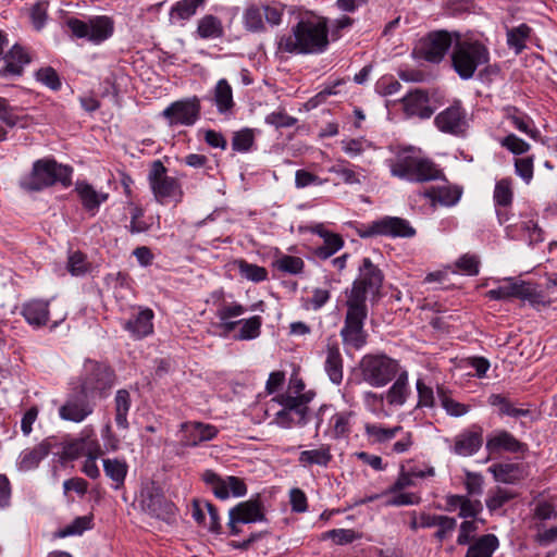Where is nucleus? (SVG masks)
I'll return each instance as SVG.
<instances>
[{
  "label": "nucleus",
  "instance_id": "f257e3e1",
  "mask_svg": "<svg viewBox=\"0 0 557 557\" xmlns=\"http://www.w3.org/2000/svg\"><path fill=\"white\" fill-rule=\"evenodd\" d=\"M278 50L294 54L323 52L329 46L326 20L317 15L302 16L292 33L278 39Z\"/></svg>",
  "mask_w": 557,
  "mask_h": 557
},
{
  "label": "nucleus",
  "instance_id": "f03ea898",
  "mask_svg": "<svg viewBox=\"0 0 557 557\" xmlns=\"http://www.w3.org/2000/svg\"><path fill=\"white\" fill-rule=\"evenodd\" d=\"M314 396L313 391H305V384L299 377H290L287 391L273 398L282 406L275 413L274 423L284 429L306 424L310 417L308 405Z\"/></svg>",
  "mask_w": 557,
  "mask_h": 557
},
{
  "label": "nucleus",
  "instance_id": "7ed1b4c3",
  "mask_svg": "<svg viewBox=\"0 0 557 557\" xmlns=\"http://www.w3.org/2000/svg\"><path fill=\"white\" fill-rule=\"evenodd\" d=\"M386 164L392 176L408 182L423 183L441 177L437 166L413 147L397 149L394 157L386 160Z\"/></svg>",
  "mask_w": 557,
  "mask_h": 557
},
{
  "label": "nucleus",
  "instance_id": "20e7f679",
  "mask_svg": "<svg viewBox=\"0 0 557 557\" xmlns=\"http://www.w3.org/2000/svg\"><path fill=\"white\" fill-rule=\"evenodd\" d=\"M451 66L461 79H470L475 71L490 62L488 48L481 41L455 33L450 53Z\"/></svg>",
  "mask_w": 557,
  "mask_h": 557
},
{
  "label": "nucleus",
  "instance_id": "39448f33",
  "mask_svg": "<svg viewBox=\"0 0 557 557\" xmlns=\"http://www.w3.org/2000/svg\"><path fill=\"white\" fill-rule=\"evenodd\" d=\"M72 172L70 166L59 164L53 159H40L34 163L32 173L21 181V186L27 190H41L57 182L69 186Z\"/></svg>",
  "mask_w": 557,
  "mask_h": 557
},
{
  "label": "nucleus",
  "instance_id": "423d86ee",
  "mask_svg": "<svg viewBox=\"0 0 557 557\" xmlns=\"http://www.w3.org/2000/svg\"><path fill=\"white\" fill-rule=\"evenodd\" d=\"M360 371L364 382L373 387L387 385L403 371L397 360L386 355H366L360 361Z\"/></svg>",
  "mask_w": 557,
  "mask_h": 557
},
{
  "label": "nucleus",
  "instance_id": "0eeeda50",
  "mask_svg": "<svg viewBox=\"0 0 557 557\" xmlns=\"http://www.w3.org/2000/svg\"><path fill=\"white\" fill-rule=\"evenodd\" d=\"M346 305L347 312L341 336L346 347L358 350L366 345L368 337L363 329L368 315L367 305H360L356 300H347Z\"/></svg>",
  "mask_w": 557,
  "mask_h": 557
},
{
  "label": "nucleus",
  "instance_id": "6e6552de",
  "mask_svg": "<svg viewBox=\"0 0 557 557\" xmlns=\"http://www.w3.org/2000/svg\"><path fill=\"white\" fill-rule=\"evenodd\" d=\"M486 297L492 300H507L510 298H519L528 300L532 305L544 304V297L535 286L531 283L516 280V278H504L502 285L497 288L490 289L486 293Z\"/></svg>",
  "mask_w": 557,
  "mask_h": 557
},
{
  "label": "nucleus",
  "instance_id": "1a4fd4ad",
  "mask_svg": "<svg viewBox=\"0 0 557 557\" xmlns=\"http://www.w3.org/2000/svg\"><path fill=\"white\" fill-rule=\"evenodd\" d=\"M359 272V277L354 282L347 300H356L360 305H366L369 294L374 295L379 293L383 275L369 258L362 260Z\"/></svg>",
  "mask_w": 557,
  "mask_h": 557
},
{
  "label": "nucleus",
  "instance_id": "9d476101",
  "mask_svg": "<svg viewBox=\"0 0 557 557\" xmlns=\"http://www.w3.org/2000/svg\"><path fill=\"white\" fill-rule=\"evenodd\" d=\"M148 181L157 201L160 203H164L170 198L180 200L183 195L177 180L166 174V168L159 160L152 163Z\"/></svg>",
  "mask_w": 557,
  "mask_h": 557
},
{
  "label": "nucleus",
  "instance_id": "9b49d317",
  "mask_svg": "<svg viewBox=\"0 0 557 557\" xmlns=\"http://www.w3.org/2000/svg\"><path fill=\"white\" fill-rule=\"evenodd\" d=\"M455 34L446 30L432 32L421 38L414 48V53L429 62L438 63L443 60L449 47L453 48Z\"/></svg>",
  "mask_w": 557,
  "mask_h": 557
},
{
  "label": "nucleus",
  "instance_id": "f8f14e48",
  "mask_svg": "<svg viewBox=\"0 0 557 557\" xmlns=\"http://www.w3.org/2000/svg\"><path fill=\"white\" fill-rule=\"evenodd\" d=\"M170 126H191L200 116V100L197 97L172 102L162 111Z\"/></svg>",
  "mask_w": 557,
  "mask_h": 557
},
{
  "label": "nucleus",
  "instance_id": "ddd939ff",
  "mask_svg": "<svg viewBox=\"0 0 557 557\" xmlns=\"http://www.w3.org/2000/svg\"><path fill=\"white\" fill-rule=\"evenodd\" d=\"M102 448L92 428L86 426L78 437L69 440L63 444L62 457L75 460L90 455H102Z\"/></svg>",
  "mask_w": 557,
  "mask_h": 557
},
{
  "label": "nucleus",
  "instance_id": "4468645a",
  "mask_svg": "<svg viewBox=\"0 0 557 557\" xmlns=\"http://www.w3.org/2000/svg\"><path fill=\"white\" fill-rule=\"evenodd\" d=\"M67 26L76 37L86 38L95 44L108 39L113 30L111 21L106 16L92 18L88 23L77 18H70Z\"/></svg>",
  "mask_w": 557,
  "mask_h": 557
},
{
  "label": "nucleus",
  "instance_id": "2eb2a0df",
  "mask_svg": "<svg viewBox=\"0 0 557 557\" xmlns=\"http://www.w3.org/2000/svg\"><path fill=\"white\" fill-rule=\"evenodd\" d=\"M202 480L220 499H227L231 496L242 497L247 493L245 482L237 476L222 478L212 470H206L202 473Z\"/></svg>",
  "mask_w": 557,
  "mask_h": 557
},
{
  "label": "nucleus",
  "instance_id": "dca6fc26",
  "mask_svg": "<svg viewBox=\"0 0 557 557\" xmlns=\"http://www.w3.org/2000/svg\"><path fill=\"white\" fill-rule=\"evenodd\" d=\"M371 235L413 237L416 235V230L406 219L398 216H384L369 225L364 236Z\"/></svg>",
  "mask_w": 557,
  "mask_h": 557
},
{
  "label": "nucleus",
  "instance_id": "f3484780",
  "mask_svg": "<svg viewBox=\"0 0 557 557\" xmlns=\"http://www.w3.org/2000/svg\"><path fill=\"white\" fill-rule=\"evenodd\" d=\"M140 506L144 511L159 519H168L174 511V506L158 488L145 487L140 493Z\"/></svg>",
  "mask_w": 557,
  "mask_h": 557
},
{
  "label": "nucleus",
  "instance_id": "a211bd4d",
  "mask_svg": "<svg viewBox=\"0 0 557 557\" xmlns=\"http://www.w3.org/2000/svg\"><path fill=\"white\" fill-rule=\"evenodd\" d=\"M437 128L443 133L453 135L462 134L467 128L466 111L459 102L446 108L435 117Z\"/></svg>",
  "mask_w": 557,
  "mask_h": 557
},
{
  "label": "nucleus",
  "instance_id": "6ab92c4d",
  "mask_svg": "<svg viewBox=\"0 0 557 557\" xmlns=\"http://www.w3.org/2000/svg\"><path fill=\"white\" fill-rule=\"evenodd\" d=\"M181 443L184 446L194 447L203 442L211 441L218 434L214 425L201 422H185L181 424Z\"/></svg>",
  "mask_w": 557,
  "mask_h": 557
},
{
  "label": "nucleus",
  "instance_id": "aec40b11",
  "mask_svg": "<svg viewBox=\"0 0 557 557\" xmlns=\"http://www.w3.org/2000/svg\"><path fill=\"white\" fill-rule=\"evenodd\" d=\"M231 521L255 523L264 520L263 507L259 499H249L237 504L230 510Z\"/></svg>",
  "mask_w": 557,
  "mask_h": 557
},
{
  "label": "nucleus",
  "instance_id": "412c9836",
  "mask_svg": "<svg viewBox=\"0 0 557 557\" xmlns=\"http://www.w3.org/2000/svg\"><path fill=\"white\" fill-rule=\"evenodd\" d=\"M153 311L149 308L139 310L134 317L128 319L123 327L135 339L144 338L153 332Z\"/></svg>",
  "mask_w": 557,
  "mask_h": 557
},
{
  "label": "nucleus",
  "instance_id": "4be33fe9",
  "mask_svg": "<svg viewBox=\"0 0 557 557\" xmlns=\"http://www.w3.org/2000/svg\"><path fill=\"white\" fill-rule=\"evenodd\" d=\"M462 190L458 186L443 185L431 187L426 189L422 195L424 198L430 200L433 208L437 206L453 207L461 197Z\"/></svg>",
  "mask_w": 557,
  "mask_h": 557
},
{
  "label": "nucleus",
  "instance_id": "5701e85b",
  "mask_svg": "<svg viewBox=\"0 0 557 557\" xmlns=\"http://www.w3.org/2000/svg\"><path fill=\"white\" fill-rule=\"evenodd\" d=\"M94 411L92 406L83 398H69L60 408L62 420L79 423Z\"/></svg>",
  "mask_w": 557,
  "mask_h": 557
},
{
  "label": "nucleus",
  "instance_id": "b1692460",
  "mask_svg": "<svg viewBox=\"0 0 557 557\" xmlns=\"http://www.w3.org/2000/svg\"><path fill=\"white\" fill-rule=\"evenodd\" d=\"M75 191L85 210L95 215L101 203L108 199V194L96 190L94 186L86 182H77L75 185Z\"/></svg>",
  "mask_w": 557,
  "mask_h": 557
},
{
  "label": "nucleus",
  "instance_id": "393cba45",
  "mask_svg": "<svg viewBox=\"0 0 557 557\" xmlns=\"http://www.w3.org/2000/svg\"><path fill=\"white\" fill-rule=\"evenodd\" d=\"M403 101L405 112L409 116L428 119L432 115V110L429 106V97L424 91H412L408 94Z\"/></svg>",
  "mask_w": 557,
  "mask_h": 557
},
{
  "label": "nucleus",
  "instance_id": "a878e982",
  "mask_svg": "<svg viewBox=\"0 0 557 557\" xmlns=\"http://www.w3.org/2000/svg\"><path fill=\"white\" fill-rule=\"evenodd\" d=\"M50 449L51 445L48 441H44L33 448L24 449L17 460L18 469L21 471L35 469L48 456Z\"/></svg>",
  "mask_w": 557,
  "mask_h": 557
},
{
  "label": "nucleus",
  "instance_id": "bb28decb",
  "mask_svg": "<svg viewBox=\"0 0 557 557\" xmlns=\"http://www.w3.org/2000/svg\"><path fill=\"white\" fill-rule=\"evenodd\" d=\"M49 302L45 300L34 299L24 304L22 314L30 325L35 327L42 326L49 318Z\"/></svg>",
  "mask_w": 557,
  "mask_h": 557
},
{
  "label": "nucleus",
  "instance_id": "cd10ccee",
  "mask_svg": "<svg viewBox=\"0 0 557 557\" xmlns=\"http://www.w3.org/2000/svg\"><path fill=\"white\" fill-rule=\"evenodd\" d=\"M449 510H458L461 518H475L482 511V503L478 499H470L467 496L451 495L447 498Z\"/></svg>",
  "mask_w": 557,
  "mask_h": 557
},
{
  "label": "nucleus",
  "instance_id": "c85d7f7f",
  "mask_svg": "<svg viewBox=\"0 0 557 557\" xmlns=\"http://www.w3.org/2000/svg\"><path fill=\"white\" fill-rule=\"evenodd\" d=\"M497 482L505 484H515L524 479V471L517 463L500 462L488 468Z\"/></svg>",
  "mask_w": 557,
  "mask_h": 557
},
{
  "label": "nucleus",
  "instance_id": "c756f323",
  "mask_svg": "<svg viewBox=\"0 0 557 557\" xmlns=\"http://www.w3.org/2000/svg\"><path fill=\"white\" fill-rule=\"evenodd\" d=\"M505 119L519 132L524 133L532 139L540 137L539 129L535 128L533 121L523 112L515 107L505 109Z\"/></svg>",
  "mask_w": 557,
  "mask_h": 557
},
{
  "label": "nucleus",
  "instance_id": "7c9ffc66",
  "mask_svg": "<svg viewBox=\"0 0 557 557\" xmlns=\"http://www.w3.org/2000/svg\"><path fill=\"white\" fill-rule=\"evenodd\" d=\"M87 370L90 371V376L87 382L89 388L103 391L113 384V373L106 364L89 362Z\"/></svg>",
  "mask_w": 557,
  "mask_h": 557
},
{
  "label": "nucleus",
  "instance_id": "2f4dec72",
  "mask_svg": "<svg viewBox=\"0 0 557 557\" xmlns=\"http://www.w3.org/2000/svg\"><path fill=\"white\" fill-rule=\"evenodd\" d=\"M401 430L403 428L400 425L387 428L380 423L368 422L364 424L367 441L373 445H382L391 442Z\"/></svg>",
  "mask_w": 557,
  "mask_h": 557
},
{
  "label": "nucleus",
  "instance_id": "473e14b6",
  "mask_svg": "<svg viewBox=\"0 0 557 557\" xmlns=\"http://www.w3.org/2000/svg\"><path fill=\"white\" fill-rule=\"evenodd\" d=\"M482 434L479 432H463L455 437L454 451L460 456H472L482 446Z\"/></svg>",
  "mask_w": 557,
  "mask_h": 557
},
{
  "label": "nucleus",
  "instance_id": "72a5a7b5",
  "mask_svg": "<svg viewBox=\"0 0 557 557\" xmlns=\"http://www.w3.org/2000/svg\"><path fill=\"white\" fill-rule=\"evenodd\" d=\"M410 393L408 387V372L403 370L396 375V381L385 394L386 400L391 406H403Z\"/></svg>",
  "mask_w": 557,
  "mask_h": 557
},
{
  "label": "nucleus",
  "instance_id": "f704fd0d",
  "mask_svg": "<svg viewBox=\"0 0 557 557\" xmlns=\"http://www.w3.org/2000/svg\"><path fill=\"white\" fill-rule=\"evenodd\" d=\"M28 54L18 46H14L5 57V66L0 70V75L3 77L10 75H20L23 66L29 63Z\"/></svg>",
  "mask_w": 557,
  "mask_h": 557
},
{
  "label": "nucleus",
  "instance_id": "c9c22d12",
  "mask_svg": "<svg viewBox=\"0 0 557 557\" xmlns=\"http://www.w3.org/2000/svg\"><path fill=\"white\" fill-rule=\"evenodd\" d=\"M196 33L201 39L214 40L224 36V27L219 17L207 14L198 21Z\"/></svg>",
  "mask_w": 557,
  "mask_h": 557
},
{
  "label": "nucleus",
  "instance_id": "e433bc0d",
  "mask_svg": "<svg viewBox=\"0 0 557 557\" xmlns=\"http://www.w3.org/2000/svg\"><path fill=\"white\" fill-rule=\"evenodd\" d=\"M523 445L508 432H498L491 436L486 442V449L490 453L506 450L517 453L522 449Z\"/></svg>",
  "mask_w": 557,
  "mask_h": 557
},
{
  "label": "nucleus",
  "instance_id": "4c0bfd02",
  "mask_svg": "<svg viewBox=\"0 0 557 557\" xmlns=\"http://www.w3.org/2000/svg\"><path fill=\"white\" fill-rule=\"evenodd\" d=\"M327 172L337 175L346 185H360L364 178L356 171V166L344 159H338L327 169Z\"/></svg>",
  "mask_w": 557,
  "mask_h": 557
},
{
  "label": "nucleus",
  "instance_id": "58836bf2",
  "mask_svg": "<svg viewBox=\"0 0 557 557\" xmlns=\"http://www.w3.org/2000/svg\"><path fill=\"white\" fill-rule=\"evenodd\" d=\"M324 369L334 384L343 380V359L339 348L336 345L327 346Z\"/></svg>",
  "mask_w": 557,
  "mask_h": 557
},
{
  "label": "nucleus",
  "instance_id": "ea45409f",
  "mask_svg": "<svg viewBox=\"0 0 557 557\" xmlns=\"http://www.w3.org/2000/svg\"><path fill=\"white\" fill-rule=\"evenodd\" d=\"M213 101L220 113L230 112L235 102L233 99V89L225 78L218 81L213 90Z\"/></svg>",
  "mask_w": 557,
  "mask_h": 557
},
{
  "label": "nucleus",
  "instance_id": "a19ab883",
  "mask_svg": "<svg viewBox=\"0 0 557 557\" xmlns=\"http://www.w3.org/2000/svg\"><path fill=\"white\" fill-rule=\"evenodd\" d=\"M497 547V537L494 534H486L470 545L466 557H492Z\"/></svg>",
  "mask_w": 557,
  "mask_h": 557
},
{
  "label": "nucleus",
  "instance_id": "79ce46f5",
  "mask_svg": "<svg viewBox=\"0 0 557 557\" xmlns=\"http://www.w3.org/2000/svg\"><path fill=\"white\" fill-rule=\"evenodd\" d=\"M131 395L126 389H119L114 397L115 423L120 429H128L127 414L131 409Z\"/></svg>",
  "mask_w": 557,
  "mask_h": 557
},
{
  "label": "nucleus",
  "instance_id": "37998d69",
  "mask_svg": "<svg viewBox=\"0 0 557 557\" xmlns=\"http://www.w3.org/2000/svg\"><path fill=\"white\" fill-rule=\"evenodd\" d=\"M243 25L251 33L264 30L263 7L250 5L243 13Z\"/></svg>",
  "mask_w": 557,
  "mask_h": 557
},
{
  "label": "nucleus",
  "instance_id": "c03bdc74",
  "mask_svg": "<svg viewBox=\"0 0 557 557\" xmlns=\"http://www.w3.org/2000/svg\"><path fill=\"white\" fill-rule=\"evenodd\" d=\"M351 411H341L332 416L330 420V430L334 437H342L349 433L351 426Z\"/></svg>",
  "mask_w": 557,
  "mask_h": 557
},
{
  "label": "nucleus",
  "instance_id": "a18cd8bd",
  "mask_svg": "<svg viewBox=\"0 0 557 557\" xmlns=\"http://www.w3.org/2000/svg\"><path fill=\"white\" fill-rule=\"evenodd\" d=\"M103 470L106 475L116 483L115 488H119L125 480L127 466L119 459H104Z\"/></svg>",
  "mask_w": 557,
  "mask_h": 557
},
{
  "label": "nucleus",
  "instance_id": "49530a36",
  "mask_svg": "<svg viewBox=\"0 0 557 557\" xmlns=\"http://www.w3.org/2000/svg\"><path fill=\"white\" fill-rule=\"evenodd\" d=\"M360 537L361 534L352 529H333L321 535V540H332L336 545H347Z\"/></svg>",
  "mask_w": 557,
  "mask_h": 557
},
{
  "label": "nucleus",
  "instance_id": "de8ad7c7",
  "mask_svg": "<svg viewBox=\"0 0 557 557\" xmlns=\"http://www.w3.org/2000/svg\"><path fill=\"white\" fill-rule=\"evenodd\" d=\"M261 324L262 320L259 315L239 320V325L242 326L239 333L235 337L239 341L257 338L260 335Z\"/></svg>",
  "mask_w": 557,
  "mask_h": 557
},
{
  "label": "nucleus",
  "instance_id": "09e8293b",
  "mask_svg": "<svg viewBox=\"0 0 557 557\" xmlns=\"http://www.w3.org/2000/svg\"><path fill=\"white\" fill-rule=\"evenodd\" d=\"M332 458L330 448L327 446H321L317 449L304 450L300 453V462L308 465L326 466Z\"/></svg>",
  "mask_w": 557,
  "mask_h": 557
},
{
  "label": "nucleus",
  "instance_id": "8fccbe9b",
  "mask_svg": "<svg viewBox=\"0 0 557 557\" xmlns=\"http://www.w3.org/2000/svg\"><path fill=\"white\" fill-rule=\"evenodd\" d=\"M438 397L442 407L445 409L446 413L458 418L467 414L470 410V406L466 404H461L450 396H448L442 388H438Z\"/></svg>",
  "mask_w": 557,
  "mask_h": 557
},
{
  "label": "nucleus",
  "instance_id": "3c124183",
  "mask_svg": "<svg viewBox=\"0 0 557 557\" xmlns=\"http://www.w3.org/2000/svg\"><path fill=\"white\" fill-rule=\"evenodd\" d=\"M530 27L525 24H521L507 32V44L509 47L516 50V53H520L525 47V40L530 35Z\"/></svg>",
  "mask_w": 557,
  "mask_h": 557
},
{
  "label": "nucleus",
  "instance_id": "603ef678",
  "mask_svg": "<svg viewBox=\"0 0 557 557\" xmlns=\"http://www.w3.org/2000/svg\"><path fill=\"white\" fill-rule=\"evenodd\" d=\"M238 270L243 277L255 283L262 282L268 276V271L265 268L248 263L244 260L238 262Z\"/></svg>",
  "mask_w": 557,
  "mask_h": 557
},
{
  "label": "nucleus",
  "instance_id": "864d4df0",
  "mask_svg": "<svg viewBox=\"0 0 557 557\" xmlns=\"http://www.w3.org/2000/svg\"><path fill=\"white\" fill-rule=\"evenodd\" d=\"M277 270L288 274H299L302 272L305 263L299 257L283 255L275 260Z\"/></svg>",
  "mask_w": 557,
  "mask_h": 557
},
{
  "label": "nucleus",
  "instance_id": "5fc2aeb1",
  "mask_svg": "<svg viewBox=\"0 0 557 557\" xmlns=\"http://www.w3.org/2000/svg\"><path fill=\"white\" fill-rule=\"evenodd\" d=\"M205 0H182L178 1L171 11L173 17L178 20H188L191 17L197 9L203 3Z\"/></svg>",
  "mask_w": 557,
  "mask_h": 557
},
{
  "label": "nucleus",
  "instance_id": "6e6d98bb",
  "mask_svg": "<svg viewBox=\"0 0 557 557\" xmlns=\"http://www.w3.org/2000/svg\"><path fill=\"white\" fill-rule=\"evenodd\" d=\"M323 246L317 249V256L322 259H327L343 247V239L339 235L330 233L323 238Z\"/></svg>",
  "mask_w": 557,
  "mask_h": 557
},
{
  "label": "nucleus",
  "instance_id": "4d7b16f0",
  "mask_svg": "<svg viewBox=\"0 0 557 557\" xmlns=\"http://www.w3.org/2000/svg\"><path fill=\"white\" fill-rule=\"evenodd\" d=\"M342 150L350 158H356L372 147L371 143L363 138L342 140Z\"/></svg>",
  "mask_w": 557,
  "mask_h": 557
},
{
  "label": "nucleus",
  "instance_id": "13d9d810",
  "mask_svg": "<svg viewBox=\"0 0 557 557\" xmlns=\"http://www.w3.org/2000/svg\"><path fill=\"white\" fill-rule=\"evenodd\" d=\"M253 133L251 129L245 128L236 132L232 139V147L235 151L247 152L253 145Z\"/></svg>",
  "mask_w": 557,
  "mask_h": 557
},
{
  "label": "nucleus",
  "instance_id": "bf43d9fd",
  "mask_svg": "<svg viewBox=\"0 0 557 557\" xmlns=\"http://www.w3.org/2000/svg\"><path fill=\"white\" fill-rule=\"evenodd\" d=\"M513 497L515 494L511 491L497 487L495 491L491 492V495L486 499V506L492 511L497 510Z\"/></svg>",
  "mask_w": 557,
  "mask_h": 557
},
{
  "label": "nucleus",
  "instance_id": "052dcab7",
  "mask_svg": "<svg viewBox=\"0 0 557 557\" xmlns=\"http://www.w3.org/2000/svg\"><path fill=\"white\" fill-rule=\"evenodd\" d=\"M91 528V518L88 516L77 517L72 523L60 531V536L81 535Z\"/></svg>",
  "mask_w": 557,
  "mask_h": 557
},
{
  "label": "nucleus",
  "instance_id": "680f3d73",
  "mask_svg": "<svg viewBox=\"0 0 557 557\" xmlns=\"http://www.w3.org/2000/svg\"><path fill=\"white\" fill-rule=\"evenodd\" d=\"M416 388H417V393H418V407H420V408L434 407L435 397H434L433 388L428 386L421 379L417 380Z\"/></svg>",
  "mask_w": 557,
  "mask_h": 557
},
{
  "label": "nucleus",
  "instance_id": "e2e57ef3",
  "mask_svg": "<svg viewBox=\"0 0 557 557\" xmlns=\"http://www.w3.org/2000/svg\"><path fill=\"white\" fill-rule=\"evenodd\" d=\"M494 200L499 206H508L512 201V188L508 180L499 181L494 190Z\"/></svg>",
  "mask_w": 557,
  "mask_h": 557
},
{
  "label": "nucleus",
  "instance_id": "0e129e2a",
  "mask_svg": "<svg viewBox=\"0 0 557 557\" xmlns=\"http://www.w3.org/2000/svg\"><path fill=\"white\" fill-rule=\"evenodd\" d=\"M48 7H49L48 1L39 0L30 9V20H32L33 26L37 30H40L46 24Z\"/></svg>",
  "mask_w": 557,
  "mask_h": 557
},
{
  "label": "nucleus",
  "instance_id": "69168bd1",
  "mask_svg": "<svg viewBox=\"0 0 557 557\" xmlns=\"http://www.w3.org/2000/svg\"><path fill=\"white\" fill-rule=\"evenodd\" d=\"M327 182V178H321L306 170H297L295 173V186L297 188H305L310 185L321 186Z\"/></svg>",
  "mask_w": 557,
  "mask_h": 557
},
{
  "label": "nucleus",
  "instance_id": "338daca9",
  "mask_svg": "<svg viewBox=\"0 0 557 557\" xmlns=\"http://www.w3.org/2000/svg\"><path fill=\"white\" fill-rule=\"evenodd\" d=\"M500 145L515 154H522L530 149V145L515 134H509L503 138Z\"/></svg>",
  "mask_w": 557,
  "mask_h": 557
},
{
  "label": "nucleus",
  "instance_id": "774afa93",
  "mask_svg": "<svg viewBox=\"0 0 557 557\" xmlns=\"http://www.w3.org/2000/svg\"><path fill=\"white\" fill-rule=\"evenodd\" d=\"M363 401L366 408L374 414L380 416L384 411V395L373 392H366L363 394Z\"/></svg>",
  "mask_w": 557,
  "mask_h": 557
}]
</instances>
